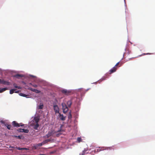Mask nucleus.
Returning a JSON list of instances; mask_svg holds the SVG:
<instances>
[{
	"instance_id": "15",
	"label": "nucleus",
	"mask_w": 155,
	"mask_h": 155,
	"mask_svg": "<svg viewBox=\"0 0 155 155\" xmlns=\"http://www.w3.org/2000/svg\"><path fill=\"white\" fill-rule=\"evenodd\" d=\"M7 90V88L5 87L2 89L0 88V93H2Z\"/></svg>"
},
{
	"instance_id": "8",
	"label": "nucleus",
	"mask_w": 155,
	"mask_h": 155,
	"mask_svg": "<svg viewBox=\"0 0 155 155\" xmlns=\"http://www.w3.org/2000/svg\"><path fill=\"white\" fill-rule=\"evenodd\" d=\"M72 102L71 100H69L67 101V104L69 107H71L72 104Z\"/></svg>"
},
{
	"instance_id": "27",
	"label": "nucleus",
	"mask_w": 155,
	"mask_h": 155,
	"mask_svg": "<svg viewBox=\"0 0 155 155\" xmlns=\"http://www.w3.org/2000/svg\"><path fill=\"white\" fill-rule=\"evenodd\" d=\"M51 133H48L47 135L46 136L47 137H48L50 136H51Z\"/></svg>"
},
{
	"instance_id": "1",
	"label": "nucleus",
	"mask_w": 155,
	"mask_h": 155,
	"mask_svg": "<svg viewBox=\"0 0 155 155\" xmlns=\"http://www.w3.org/2000/svg\"><path fill=\"white\" fill-rule=\"evenodd\" d=\"M63 112L64 113H66L68 110V109L65 103H63L61 104Z\"/></svg>"
},
{
	"instance_id": "20",
	"label": "nucleus",
	"mask_w": 155,
	"mask_h": 155,
	"mask_svg": "<svg viewBox=\"0 0 155 155\" xmlns=\"http://www.w3.org/2000/svg\"><path fill=\"white\" fill-rule=\"evenodd\" d=\"M16 91L15 89H12L10 90V94H13L15 91Z\"/></svg>"
},
{
	"instance_id": "31",
	"label": "nucleus",
	"mask_w": 155,
	"mask_h": 155,
	"mask_svg": "<svg viewBox=\"0 0 155 155\" xmlns=\"http://www.w3.org/2000/svg\"><path fill=\"white\" fill-rule=\"evenodd\" d=\"M30 90L31 91H33V92H35V90H36V89H33V88H30Z\"/></svg>"
},
{
	"instance_id": "38",
	"label": "nucleus",
	"mask_w": 155,
	"mask_h": 155,
	"mask_svg": "<svg viewBox=\"0 0 155 155\" xmlns=\"http://www.w3.org/2000/svg\"><path fill=\"white\" fill-rule=\"evenodd\" d=\"M149 53H147V54H149Z\"/></svg>"
},
{
	"instance_id": "14",
	"label": "nucleus",
	"mask_w": 155,
	"mask_h": 155,
	"mask_svg": "<svg viewBox=\"0 0 155 155\" xmlns=\"http://www.w3.org/2000/svg\"><path fill=\"white\" fill-rule=\"evenodd\" d=\"M13 86L15 88H18V89H21V87L19 86H18L17 85V84L15 83H14L13 84Z\"/></svg>"
},
{
	"instance_id": "6",
	"label": "nucleus",
	"mask_w": 155,
	"mask_h": 155,
	"mask_svg": "<svg viewBox=\"0 0 155 155\" xmlns=\"http://www.w3.org/2000/svg\"><path fill=\"white\" fill-rule=\"evenodd\" d=\"M104 150H105V149H104L103 147H99L98 148L95 149L94 151L95 152H97V153Z\"/></svg>"
},
{
	"instance_id": "29",
	"label": "nucleus",
	"mask_w": 155,
	"mask_h": 155,
	"mask_svg": "<svg viewBox=\"0 0 155 155\" xmlns=\"http://www.w3.org/2000/svg\"><path fill=\"white\" fill-rule=\"evenodd\" d=\"M43 145L42 142L41 143H38L37 144V146H42Z\"/></svg>"
},
{
	"instance_id": "23",
	"label": "nucleus",
	"mask_w": 155,
	"mask_h": 155,
	"mask_svg": "<svg viewBox=\"0 0 155 155\" xmlns=\"http://www.w3.org/2000/svg\"><path fill=\"white\" fill-rule=\"evenodd\" d=\"M72 115L71 114V112H70L68 116V118L69 119H70L72 118Z\"/></svg>"
},
{
	"instance_id": "19",
	"label": "nucleus",
	"mask_w": 155,
	"mask_h": 155,
	"mask_svg": "<svg viewBox=\"0 0 155 155\" xmlns=\"http://www.w3.org/2000/svg\"><path fill=\"white\" fill-rule=\"evenodd\" d=\"M16 149H17L18 150H26L27 149L26 148H21L19 147H16Z\"/></svg>"
},
{
	"instance_id": "24",
	"label": "nucleus",
	"mask_w": 155,
	"mask_h": 155,
	"mask_svg": "<svg viewBox=\"0 0 155 155\" xmlns=\"http://www.w3.org/2000/svg\"><path fill=\"white\" fill-rule=\"evenodd\" d=\"M17 130L18 132H22V131L23 130V129L19 128Z\"/></svg>"
},
{
	"instance_id": "22",
	"label": "nucleus",
	"mask_w": 155,
	"mask_h": 155,
	"mask_svg": "<svg viewBox=\"0 0 155 155\" xmlns=\"http://www.w3.org/2000/svg\"><path fill=\"white\" fill-rule=\"evenodd\" d=\"M29 132V130L28 129H23V130L22 132H23L25 133H28Z\"/></svg>"
},
{
	"instance_id": "28",
	"label": "nucleus",
	"mask_w": 155,
	"mask_h": 155,
	"mask_svg": "<svg viewBox=\"0 0 155 155\" xmlns=\"http://www.w3.org/2000/svg\"><path fill=\"white\" fill-rule=\"evenodd\" d=\"M77 140L79 142H80L81 141V139L80 137H78Z\"/></svg>"
},
{
	"instance_id": "10",
	"label": "nucleus",
	"mask_w": 155,
	"mask_h": 155,
	"mask_svg": "<svg viewBox=\"0 0 155 155\" xmlns=\"http://www.w3.org/2000/svg\"><path fill=\"white\" fill-rule=\"evenodd\" d=\"M34 120L36 122V124L38 123V122L39 120V118L38 117H35L34 118Z\"/></svg>"
},
{
	"instance_id": "12",
	"label": "nucleus",
	"mask_w": 155,
	"mask_h": 155,
	"mask_svg": "<svg viewBox=\"0 0 155 155\" xmlns=\"http://www.w3.org/2000/svg\"><path fill=\"white\" fill-rule=\"evenodd\" d=\"M23 76L22 75L18 74H17L14 76L15 77L18 78H20L22 77Z\"/></svg>"
},
{
	"instance_id": "2",
	"label": "nucleus",
	"mask_w": 155,
	"mask_h": 155,
	"mask_svg": "<svg viewBox=\"0 0 155 155\" xmlns=\"http://www.w3.org/2000/svg\"><path fill=\"white\" fill-rule=\"evenodd\" d=\"M62 93L65 95H68L71 94V91L70 90L63 89L61 91Z\"/></svg>"
},
{
	"instance_id": "21",
	"label": "nucleus",
	"mask_w": 155,
	"mask_h": 155,
	"mask_svg": "<svg viewBox=\"0 0 155 155\" xmlns=\"http://www.w3.org/2000/svg\"><path fill=\"white\" fill-rule=\"evenodd\" d=\"M5 81L3 80L0 79V83L4 84H5Z\"/></svg>"
},
{
	"instance_id": "17",
	"label": "nucleus",
	"mask_w": 155,
	"mask_h": 155,
	"mask_svg": "<svg viewBox=\"0 0 155 155\" xmlns=\"http://www.w3.org/2000/svg\"><path fill=\"white\" fill-rule=\"evenodd\" d=\"M39 124L38 123L36 124L34 126V128L35 130H37Z\"/></svg>"
},
{
	"instance_id": "13",
	"label": "nucleus",
	"mask_w": 155,
	"mask_h": 155,
	"mask_svg": "<svg viewBox=\"0 0 155 155\" xmlns=\"http://www.w3.org/2000/svg\"><path fill=\"white\" fill-rule=\"evenodd\" d=\"M5 126L7 127V129L8 130H11V128L12 127V126L10 124H5Z\"/></svg>"
},
{
	"instance_id": "18",
	"label": "nucleus",
	"mask_w": 155,
	"mask_h": 155,
	"mask_svg": "<svg viewBox=\"0 0 155 155\" xmlns=\"http://www.w3.org/2000/svg\"><path fill=\"white\" fill-rule=\"evenodd\" d=\"M43 104H42L41 105H40L38 106V110L41 109L43 108Z\"/></svg>"
},
{
	"instance_id": "35",
	"label": "nucleus",
	"mask_w": 155,
	"mask_h": 155,
	"mask_svg": "<svg viewBox=\"0 0 155 155\" xmlns=\"http://www.w3.org/2000/svg\"><path fill=\"white\" fill-rule=\"evenodd\" d=\"M18 92H19V91H15V93H18Z\"/></svg>"
},
{
	"instance_id": "3",
	"label": "nucleus",
	"mask_w": 155,
	"mask_h": 155,
	"mask_svg": "<svg viewBox=\"0 0 155 155\" xmlns=\"http://www.w3.org/2000/svg\"><path fill=\"white\" fill-rule=\"evenodd\" d=\"M53 108L55 114L59 113V108L58 106L57 105H54L53 106Z\"/></svg>"
},
{
	"instance_id": "16",
	"label": "nucleus",
	"mask_w": 155,
	"mask_h": 155,
	"mask_svg": "<svg viewBox=\"0 0 155 155\" xmlns=\"http://www.w3.org/2000/svg\"><path fill=\"white\" fill-rule=\"evenodd\" d=\"M51 141V140L50 139H47V140H46L44 141L43 142H42V143L44 144H45V143H48V142L50 141Z\"/></svg>"
},
{
	"instance_id": "11",
	"label": "nucleus",
	"mask_w": 155,
	"mask_h": 155,
	"mask_svg": "<svg viewBox=\"0 0 155 155\" xmlns=\"http://www.w3.org/2000/svg\"><path fill=\"white\" fill-rule=\"evenodd\" d=\"M14 137H16V138H17V139H22L24 137L22 135L18 136L14 135Z\"/></svg>"
},
{
	"instance_id": "37",
	"label": "nucleus",
	"mask_w": 155,
	"mask_h": 155,
	"mask_svg": "<svg viewBox=\"0 0 155 155\" xmlns=\"http://www.w3.org/2000/svg\"><path fill=\"white\" fill-rule=\"evenodd\" d=\"M39 155H45L44 154H40Z\"/></svg>"
},
{
	"instance_id": "30",
	"label": "nucleus",
	"mask_w": 155,
	"mask_h": 155,
	"mask_svg": "<svg viewBox=\"0 0 155 155\" xmlns=\"http://www.w3.org/2000/svg\"><path fill=\"white\" fill-rule=\"evenodd\" d=\"M35 92L36 93H39L40 92V91L39 90L36 89L35 90Z\"/></svg>"
},
{
	"instance_id": "32",
	"label": "nucleus",
	"mask_w": 155,
	"mask_h": 155,
	"mask_svg": "<svg viewBox=\"0 0 155 155\" xmlns=\"http://www.w3.org/2000/svg\"><path fill=\"white\" fill-rule=\"evenodd\" d=\"M119 64V62H118L115 65V66L114 67H116Z\"/></svg>"
},
{
	"instance_id": "5",
	"label": "nucleus",
	"mask_w": 155,
	"mask_h": 155,
	"mask_svg": "<svg viewBox=\"0 0 155 155\" xmlns=\"http://www.w3.org/2000/svg\"><path fill=\"white\" fill-rule=\"evenodd\" d=\"M59 118L60 119L62 120H65L66 117H64L63 114H61L60 113H59Z\"/></svg>"
},
{
	"instance_id": "9",
	"label": "nucleus",
	"mask_w": 155,
	"mask_h": 155,
	"mask_svg": "<svg viewBox=\"0 0 155 155\" xmlns=\"http://www.w3.org/2000/svg\"><path fill=\"white\" fill-rule=\"evenodd\" d=\"M87 150L85 149L83 150L82 152L80 154V155H84L85 154L87 153L88 152H87Z\"/></svg>"
},
{
	"instance_id": "25",
	"label": "nucleus",
	"mask_w": 155,
	"mask_h": 155,
	"mask_svg": "<svg viewBox=\"0 0 155 155\" xmlns=\"http://www.w3.org/2000/svg\"><path fill=\"white\" fill-rule=\"evenodd\" d=\"M5 84H6L7 85H10V83L8 81H5Z\"/></svg>"
},
{
	"instance_id": "4",
	"label": "nucleus",
	"mask_w": 155,
	"mask_h": 155,
	"mask_svg": "<svg viewBox=\"0 0 155 155\" xmlns=\"http://www.w3.org/2000/svg\"><path fill=\"white\" fill-rule=\"evenodd\" d=\"M12 125L14 127H19L20 124L17 123L16 121H13L12 122Z\"/></svg>"
},
{
	"instance_id": "33",
	"label": "nucleus",
	"mask_w": 155,
	"mask_h": 155,
	"mask_svg": "<svg viewBox=\"0 0 155 155\" xmlns=\"http://www.w3.org/2000/svg\"><path fill=\"white\" fill-rule=\"evenodd\" d=\"M19 124H20V126L23 127V126H24V124H23L21 123Z\"/></svg>"
},
{
	"instance_id": "7",
	"label": "nucleus",
	"mask_w": 155,
	"mask_h": 155,
	"mask_svg": "<svg viewBox=\"0 0 155 155\" xmlns=\"http://www.w3.org/2000/svg\"><path fill=\"white\" fill-rule=\"evenodd\" d=\"M117 69V67H114L112 68L111 70H110V74L116 71Z\"/></svg>"
},
{
	"instance_id": "36",
	"label": "nucleus",
	"mask_w": 155,
	"mask_h": 155,
	"mask_svg": "<svg viewBox=\"0 0 155 155\" xmlns=\"http://www.w3.org/2000/svg\"><path fill=\"white\" fill-rule=\"evenodd\" d=\"M11 147V148H14V147Z\"/></svg>"
},
{
	"instance_id": "34",
	"label": "nucleus",
	"mask_w": 155,
	"mask_h": 155,
	"mask_svg": "<svg viewBox=\"0 0 155 155\" xmlns=\"http://www.w3.org/2000/svg\"><path fill=\"white\" fill-rule=\"evenodd\" d=\"M32 86L34 87H37V85L35 84L33 85Z\"/></svg>"
},
{
	"instance_id": "26",
	"label": "nucleus",
	"mask_w": 155,
	"mask_h": 155,
	"mask_svg": "<svg viewBox=\"0 0 155 155\" xmlns=\"http://www.w3.org/2000/svg\"><path fill=\"white\" fill-rule=\"evenodd\" d=\"M20 95L23 97H26L27 96V95L23 93H20Z\"/></svg>"
}]
</instances>
